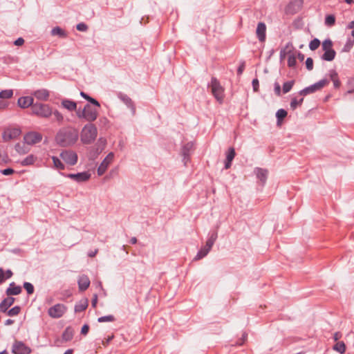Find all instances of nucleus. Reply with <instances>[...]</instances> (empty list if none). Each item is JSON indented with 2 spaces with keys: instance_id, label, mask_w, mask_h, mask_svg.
<instances>
[{
  "instance_id": "obj_14",
  "label": "nucleus",
  "mask_w": 354,
  "mask_h": 354,
  "mask_svg": "<svg viewBox=\"0 0 354 354\" xmlns=\"http://www.w3.org/2000/svg\"><path fill=\"white\" fill-rule=\"evenodd\" d=\"M303 3V0L291 1L286 8V12L291 15L298 12L301 9Z\"/></svg>"
},
{
  "instance_id": "obj_3",
  "label": "nucleus",
  "mask_w": 354,
  "mask_h": 354,
  "mask_svg": "<svg viewBox=\"0 0 354 354\" xmlns=\"http://www.w3.org/2000/svg\"><path fill=\"white\" fill-rule=\"evenodd\" d=\"M97 136V129L93 123L86 124L80 133L81 141L83 144L88 145L93 142Z\"/></svg>"
},
{
  "instance_id": "obj_5",
  "label": "nucleus",
  "mask_w": 354,
  "mask_h": 354,
  "mask_svg": "<svg viewBox=\"0 0 354 354\" xmlns=\"http://www.w3.org/2000/svg\"><path fill=\"white\" fill-rule=\"evenodd\" d=\"M208 86L211 88L212 93L216 100L221 103L224 98V88L218 80L216 77H212Z\"/></svg>"
},
{
  "instance_id": "obj_55",
  "label": "nucleus",
  "mask_w": 354,
  "mask_h": 354,
  "mask_svg": "<svg viewBox=\"0 0 354 354\" xmlns=\"http://www.w3.org/2000/svg\"><path fill=\"white\" fill-rule=\"evenodd\" d=\"M1 172L2 174H3L5 176H9V175L14 174L15 171H14V169H12L11 168H7V169L1 170Z\"/></svg>"
},
{
  "instance_id": "obj_37",
  "label": "nucleus",
  "mask_w": 354,
  "mask_h": 354,
  "mask_svg": "<svg viewBox=\"0 0 354 354\" xmlns=\"http://www.w3.org/2000/svg\"><path fill=\"white\" fill-rule=\"evenodd\" d=\"M295 84V80L288 81L283 84V93H287L292 89Z\"/></svg>"
},
{
  "instance_id": "obj_32",
  "label": "nucleus",
  "mask_w": 354,
  "mask_h": 354,
  "mask_svg": "<svg viewBox=\"0 0 354 354\" xmlns=\"http://www.w3.org/2000/svg\"><path fill=\"white\" fill-rule=\"evenodd\" d=\"M333 349L341 354H343L346 351V345L344 342H337L333 346Z\"/></svg>"
},
{
  "instance_id": "obj_42",
  "label": "nucleus",
  "mask_w": 354,
  "mask_h": 354,
  "mask_svg": "<svg viewBox=\"0 0 354 354\" xmlns=\"http://www.w3.org/2000/svg\"><path fill=\"white\" fill-rule=\"evenodd\" d=\"M320 45V41L318 39H313L309 44V48L311 50H315L319 48Z\"/></svg>"
},
{
  "instance_id": "obj_41",
  "label": "nucleus",
  "mask_w": 354,
  "mask_h": 354,
  "mask_svg": "<svg viewBox=\"0 0 354 354\" xmlns=\"http://www.w3.org/2000/svg\"><path fill=\"white\" fill-rule=\"evenodd\" d=\"M297 61H296V55L294 54H292L288 56V66L290 68H293L296 66Z\"/></svg>"
},
{
  "instance_id": "obj_38",
  "label": "nucleus",
  "mask_w": 354,
  "mask_h": 354,
  "mask_svg": "<svg viewBox=\"0 0 354 354\" xmlns=\"http://www.w3.org/2000/svg\"><path fill=\"white\" fill-rule=\"evenodd\" d=\"M335 24V17L333 15H328L325 18V24L327 26H333Z\"/></svg>"
},
{
  "instance_id": "obj_43",
  "label": "nucleus",
  "mask_w": 354,
  "mask_h": 354,
  "mask_svg": "<svg viewBox=\"0 0 354 354\" xmlns=\"http://www.w3.org/2000/svg\"><path fill=\"white\" fill-rule=\"evenodd\" d=\"M304 101L303 98H301L299 100H297V98H292L290 102V107L292 110H295L297 106L301 105Z\"/></svg>"
},
{
  "instance_id": "obj_64",
  "label": "nucleus",
  "mask_w": 354,
  "mask_h": 354,
  "mask_svg": "<svg viewBox=\"0 0 354 354\" xmlns=\"http://www.w3.org/2000/svg\"><path fill=\"white\" fill-rule=\"evenodd\" d=\"M6 279H10L12 276V272L10 270H7L4 273Z\"/></svg>"
},
{
  "instance_id": "obj_46",
  "label": "nucleus",
  "mask_w": 354,
  "mask_h": 354,
  "mask_svg": "<svg viewBox=\"0 0 354 354\" xmlns=\"http://www.w3.org/2000/svg\"><path fill=\"white\" fill-rule=\"evenodd\" d=\"M24 288L26 289L28 295H31L34 292V286L32 283L29 282H24Z\"/></svg>"
},
{
  "instance_id": "obj_36",
  "label": "nucleus",
  "mask_w": 354,
  "mask_h": 354,
  "mask_svg": "<svg viewBox=\"0 0 354 354\" xmlns=\"http://www.w3.org/2000/svg\"><path fill=\"white\" fill-rule=\"evenodd\" d=\"M13 95V91L11 89L3 90L0 92L1 99H10Z\"/></svg>"
},
{
  "instance_id": "obj_10",
  "label": "nucleus",
  "mask_w": 354,
  "mask_h": 354,
  "mask_svg": "<svg viewBox=\"0 0 354 354\" xmlns=\"http://www.w3.org/2000/svg\"><path fill=\"white\" fill-rule=\"evenodd\" d=\"M24 139L27 145H32L41 141L42 135L39 132L30 131L24 136Z\"/></svg>"
},
{
  "instance_id": "obj_61",
  "label": "nucleus",
  "mask_w": 354,
  "mask_h": 354,
  "mask_svg": "<svg viewBox=\"0 0 354 354\" xmlns=\"http://www.w3.org/2000/svg\"><path fill=\"white\" fill-rule=\"evenodd\" d=\"M334 87L335 88H338L341 86V82L339 79H335V80L333 81Z\"/></svg>"
},
{
  "instance_id": "obj_31",
  "label": "nucleus",
  "mask_w": 354,
  "mask_h": 354,
  "mask_svg": "<svg viewBox=\"0 0 354 354\" xmlns=\"http://www.w3.org/2000/svg\"><path fill=\"white\" fill-rule=\"evenodd\" d=\"M54 167L59 170H64L65 169L64 164L56 156H52Z\"/></svg>"
},
{
  "instance_id": "obj_15",
  "label": "nucleus",
  "mask_w": 354,
  "mask_h": 354,
  "mask_svg": "<svg viewBox=\"0 0 354 354\" xmlns=\"http://www.w3.org/2000/svg\"><path fill=\"white\" fill-rule=\"evenodd\" d=\"M118 98L129 108L133 115L136 114V106L133 100L126 94L119 93L118 95Z\"/></svg>"
},
{
  "instance_id": "obj_29",
  "label": "nucleus",
  "mask_w": 354,
  "mask_h": 354,
  "mask_svg": "<svg viewBox=\"0 0 354 354\" xmlns=\"http://www.w3.org/2000/svg\"><path fill=\"white\" fill-rule=\"evenodd\" d=\"M217 232H212L209 236L208 237L207 240V242H206V244H205V246L209 248V250L212 249L213 245L214 244V242L216 241V239H217Z\"/></svg>"
},
{
  "instance_id": "obj_62",
  "label": "nucleus",
  "mask_w": 354,
  "mask_h": 354,
  "mask_svg": "<svg viewBox=\"0 0 354 354\" xmlns=\"http://www.w3.org/2000/svg\"><path fill=\"white\" fill-rule=\"evenodd\" d=\"M97 252H98V249H95L93 251H92V250L89 251L88 252V256L90 257H94L97 254Z\"/></svg>"
},
{
  "instance_id": "obj_34",
  "label": "nucleus",
  "mask_w": 354,
  "mask_h": 354,
  "mask_svg": "<svg viewBox=\"0 0 354 354\" xmlns=\"http://www.w3.org/2000/svg\"><path fill=\"white\" fill-rule=\"evenodd\" d=\"M51 35L53 36L58 35L60 37H66V34L65 31L58 26L55 27L52 29Z\"/></svg>"
},
{
  "instance_id": "obj_49",
  "label": "nucleus",
  "mask_w": 354,
  "mask_h": 354,
  "mask_svg": "<svg viewBox=\"0 0 354 354\" xmlns=\"http://www.w3.org/2000/svg\"><path fill=\"white\" fill-rule=\"evenodd\" d=\"M97 321L99 322H113L115 321V317L113 315L102 316L99 317Z\"/></svg>"
},
{
  "instance_id": "obj_4",
  "label": "nucleus",
  "mask_w": 354,
  "mask_h": 354,
  "mask_svg": "<svg viewBox=\"0 0 354 354\" xmlns=\"http://www.w3.org/2000/svg\"><path fill=\"white\" fill-rule=\"evenodd\" d=\"M32 114L39 118H48L53 114L52 108L49 104L36 102L30 108Z\"/></svg>"
},
{
  "instance_id": "obj_19",
  "label": "nucleus",
  "mask_w": 354,
  "mask_h": 354,
  "mask_svg": "<svg viewBox=\"0 0 354 354\" xmlns=\"http://www.w3.org/2000/svg\"><path fill=\"white\" fill-rule=\"evenodd\" d=\"M77 283L80 290L84 291L90 286V279L86 275L83 274L79 277Z\"/></svg>"
},
{
  "instance_id": "obj_7",
  "label": "nucleus",
  "mask_w": 354,
  "mask_h": 354,
  "mask_svg": "<svg viewBox=\"0 0 354 354\" xmlns=\"http://www.w3.org/2000/svg\"><path fill=\"white\" fill-rule=\"evenodd\" d=\"M67 311V307L63 304H57L48 310V315L53 318L58 319L62 317Z\"/></svg>"
},
{
  "instance_id": "obj_23",
  "label": "nucleus",
  "mask_w": 354,
  "mask_h": 354,
  "mask_svg": "<svg viewBox=\"0 0 354 354\" xmlns=\"http://www.w3.org/2000/svg\"><path fill=\"white\" fill-rule=\"evenodd\" d=\"M15 302V298L12 297H8L5 298L0 303V311L3 313H6L9 307H10L13 303Z\"/></svg>"
},
{
  "instance_id": "obj_40",
  "label": "nucleus",
  "mask_w": 354,
  "mask_h": 354,
  "mask_svg": "<svg viewBox=\"0 0 354 354\" xmlns=\"http://www.w3.org/2000/svg\"><path fill=\"white\" fill-rule=\"evenodd\" d=\"M20 310H21L20 307L18 306H16L12 308L11 309H10L8 311L7 315L10 317L16 316L19 314Z\"/></svg>"
},
{
  "instance_id": "obj_27",
  "label": "nucleus",
  "mask_w": 354,
  "mask_h": 354,
  "mask_svg": "<svg viewBox=\"0 0 354 354\" xmlns=\"http://www.w3.org/2000/svg\"><path fill=\"white\" fill-rule=\"evenodd\" d=\"M36 160L37 158L34 155L30 154L21 160L20 163L22 166H29L33 165Z\"/></svg>"
},
{
  "instance_id": "obj_6",
  "label": "nucleus",
  "mask_w": 354,
  "mask_h": 354,
  "mask_svg": "<svg viewBox=\"0 0 354 354\" xmlns=\"http://www.w3.org/2000/svg\"><path fill=\"white\" fill-rule=\"evenodd\" d=\"M328 83H329V81L328 80L322 79V80H319V82L301 90L299 91V94L300 95L306 96L307 95L313 93L317 91L321 90L325 86L328 84Z\"/></svg>"
},
{
  "instance_id": "obj_16",
  "label": "nucleus",
  "mask_w": 354,
  "mask_h": 354,
  "mask_svg": "<svg viewBox=\"0 0 354 354\" xmlns=\"http://www.w3.org/2000/svg\"><path fill=\"white\" fill-rule=\"evenodd\" d=\"M194 147V143L192 142H187L185 145H184L182 147L181 153L183 156V162L185 165H187V162L189 160L190 156V151L192 150Z\"/></svg>"
},
{
  "instance_id": "obj_13",
  "label": "nucleus",
  "mask_w": 354,
  "mask_h": 354,
  "mask_svg": "<svg viewBox=\"0 0 354 354\" xmlns=\"http://www.w3.org/2000/svg\"><path fill=\"white\" fill-rule=\"evenodd\" d=\"M21 133L19 128H8L3 133V139L6 142L16 139L20 136Z\"/></svg>"
},
{
  "instance_id": "obj_20",
  "label": "nucleus",
  "mask_w": 354,
  "mask_h": 354,
  "mask_svg": "<svg viewBox=\"0 0 354 354\" xmlns=\"http://www.w3.org/2000/svg\"><path fill=\"white\" fill-rule=\"evenodd\" d=\"M254 172L256 174L257 178L261 182L263 185L268 178V171L267 169L257 167L254 169Z\"/></svg>"
},
{
  "instance_id": "obj_57",
  "label": "nucleus",
  "mask_w": 354,
  "mask_h": 354,
  "mask_svg": "<svg viewBox=\"0 0 354 354\" xmlns=\"http://www.w3.org/2000/svg\"><path fill=\"white\" fill-rule=\"evenodd\" d=\"M89 330V326L87 324H84L81 330V333L86 335Z\"/></svg>"
},
{
  "instance_id": "obj_58",
  "label": "nucleus",
  "mask_w": 354,
  "mask_h": 354,
  "mask_svg": "<svg viewBox=\"0 0 354 354\" xmlns=\"http://www.w3.org/2000/svg\"><path fill=\"white\" fill-rule=\"evenodd\" d=\"M24 43V39L22 37H19L17 39H16L14 42V44L15 46H21Z\"/></svg>"
},
{
  "instance_id": "obj_11",
  "label": "nucleus",
  "mask_w": 354,
  "mask_h": 354,
  "mask_svg": "<svg viewBox=\"0 0 354 354\" xmlns=\"http://www.w3.org/2000/svg\"><path fill=\"white\" fill-rule=\"evenodd\" d=\"M12 352L14 354H29L31 352V349L24 342L16 341L12 345Z\"/></svg>"
},
{
  "instance_id": "obj_33",
  "label": "nucleus",
  "mask_w": 354,
  "mask_h": 354,
  "mask_svg": "<svg viewBox=\"0 0 354 354\" xmlns=\"http://www.w3.org/2000/svg\"><path fill=\"white\" fill-rule=\"evenodd\" d=\"M287 111L283 109H279L276 113L277 124H279L287 116Z\"/></svg>"
},
{
  "instance_id": "obj_12",
  "label": "nucleus",
  "mask_w": 354,
  "mask_h": 354,
  "mask_svg": "<svg viewBox=\"0 0 354 354\" xmlns=\"http://www.w3.org/2000/svg\"><path fill=\"white\" fill-rule=\"evenodd\" d=\"M114 154L113 152L109 153L101 162L97 168V175L102 176L106 171L109 165L113 162Z\"/></svg>"
},
{
  "instance_id": "obj_28",
  "label": "nucleus",
  "mask_w": 354,
  "mask_h": 354,
  "mask_svg": "<svg viewBox=\"0 0 354 354\" xmlns=\"http://www.w3.org/2000/svg\"><path fill=\"white\" fill-rule=\"evenodd\" d=\"M87 306H88V300L87 299L82 300L75 306V311L76 313L82 312L86 309Z\"/></svg>"
},
{
  "instance_id": "obj_44",
  "label": "nucleus",
  "mask_w": 354,
  "mask_h": 354,
  "mask_svg": "<svg viewBox=\"0 0 354 354\" xmlns=\"http://www.w3.org/2000/svg\"><path fill=\"white\" fill-rule=\"evenodd\" d=\"M235 155L236 153L233 147H230L227 152L226 160L232 161L235 157Z\"/></svg>"
},
{
  "instance_id": "obj_2",
  "label": "nucleus",
  "mask_w": 354,
  "mask_h": 354,
  "mask_svg": "<svg viewBox=\"0 0 354 354\" xmlns=\"http://www.w3.org/2000/svg\"><path fill=\"white\" fill-rule=\"evenodd\" d=\"M76 115L80 120L93 123L97 118L98 110L91 104H86L82 109L79 108L76 111Z\"/></svg>"
},
{
  "instance_id": "obj_54",
  "label": "nucleus",
  "mask_w": 354,
  "mask_h": 354,
  "mask_svg": "<svg viewBox=\"0 0 354 354\" xmlns=\"http://www.w3.org/2000/svg\"><path fill=\"white\" fill-rule=\"evenodd\" d=\"M252 84L254 91L257 92L259 91V82L258 79H257V78L254 79L252 80Z\"/></svg>"
},
{
  "instance_id": "obj_59",
  "label": "nucleus",
  "mask_w": 354,
  "mask_h": 354,
  "mask_svg": "<svg viewBox=\"0 0 354 354\" xmlns=\"http://www.w3.org/2000/svg\"><path fill=\"white\" fill-rule=\"evenodd\" d=\"M342 335L340 332H336L333 335V339L335 342H338V340L342 337Z\"/></svg>"
},
{
  "instance_id": "obj_39",
  "label": "nucleus",
  "mask_w": 354,
  "mask_h": 354,
  "mask_svg": "<svg viewBox=\"0 0 354 354\" xmlns=\"http://www.w3.org/2000/svg\"><path fill=\"white\" fill-rule=\"evenodd\" d=\"M333 42L330 39H327L322 42V49L324 51L333 49Z\"/></svg>"
},
{
  "instance_id": "obj_26",
  "label": "nucleus",
  "mask_w": 354,
  "mask_h": 354,
  "mask_svg": "<svg viewBox=\"0 0 354 354\" xmlns=\"http://www.w3.org/2000/svg\"><path fill=\"white\" fill-rule=\"evenodd\" d=\"M335 55L336 52L335 50L331 49L324 51V53L322 55V59L325 61L330 62L335 59Z\"/></svg>"
},
{
  "instance_id": "obj_53",
  "label": "nucleus",
  "mask_w": 354,
  "mask_h": 354,
  "mask_svg": "<svg viewBox=\"0 0 354 354\" xmlns=\"http://www.w3.org/2000/svg\"><path fill=\"white\" fill-rule=\"evenodd\" d=\"M274 90L275 94L277 96H280L281 94V86L279 85V84L278 82H275L274 84Z\"/></svg>"
},
{
  "instance_id": "obj_24",
  "label": "nucleus",
  "mask_w": 354,
  "mask_h": 354,
  "mask_svg": "<svg viewBox=\"0 0 354 354\" xmlns=\"http://www.w3.org/2000/svg\"><path fill=\"white\" fill-rule=\"evenodd\" d=\"M62 106L69 111H77V103L68 99H64L62 101Z\"/></svg>"
},
{
  "instance_id": "obj_17",
  "label": "nucleus",
  "mask_w": 354,
  "mask_h": 354,
  "mask_svg": "<svg viewBox=\"0 0 354 354\" xmlns=\"http://www.w3.org/2000/svg\"><path fill=\"white\" fill-rule=\"evenodd\" d=\"M257 37L261 42L264 41L266 38V26L263 22H259L257 24L256 30Z\"/></svg>"
},
{
  "instance_id": "obj_8",
  "label": "nucleus",
  "mask_w": 354,
  "mask_h": 354,
  "mask_svg": "<svg viewBox=\"0 0 354 354\" xmlns=\"http://www.w3.org/2000/svg\"><path fill=\"white\" fill-rule=\"evenodd\" d=\"M59 174L66 178H71L77 183H84L88 180L91 178V174L88 171H83L77 174H65L59 172Z\"/></svg>"
},
{
  "instance_id": "obj_9",
  "label": "nucleus",
  "mask_w": 354,
  "mask_h": 354,
  "mask_svg": "<svg viewBox=\"0 0 354 354\" xmlns=\"http://www.w3.org/2000/svg\"><path fill=\"white\" fill-rule=\"evenodd\" d=\"M60 158L70 166H73L77 162V155L75 152L71 150H64L61 152Z\"/></svg>"
},
{
  "instance_id": "obj_35",
  "label": "nucleus",
  "mask_w": 354,
  "mask_h": 354,
  "mask_svg": "<svg viewBox=\"0 0 354 354\" xmlns=\"http://www.w3.org/2000/svg\"><path fill=\"white\" fill-rule=\"evenodd\" d=\"M210 251L209 248H207L206 246L201 248L197 253L195 259H201L203 257H205Z\"/></svg>"
},
{
  "instance_id": "obj_21",
  "label": "nucleus",
  "mask_w": 354,
  "mask_h": 354,
  "mask_svg": "<svg viewBox=\"0 0 354 354\" xmlns=\"http://www.w3.org/2000/svg\"><path fill=\"white\" fill-rule=\"evenodd\" d=\"M21 286H17L15 282H12L7 288L6 293L8 296L18 295L21 292Z\"/></svg>"
},
{
  "instance_id": "obj_50",
  "label": "nucleus",
  "mask_w": 354,
  "mask_h": 354,
  "mask_svg": "<svg viewBox=\"0 0 354 354\" xmlns=\"http://www.w3.org/2000/svg\"><path fill=\"white\" fill-rule=\"evenodd\" d=\"M306 66L308 71L313 68V59L311 57H308L306 60Z\"/></svg>"
},
{
  "instance_id": "obj_56",
  "label": "nucleus",
  "mask_w": 354,
  "mask_h": 354,
  "mask_svg": "<svg viewBox=\"0 0 354 354\" xmlns=\"http://www.w3.org/2000/svg\"><path fill=\"white\" fill-rule=\"evenodd\" d=\"M245 62H242L237 68V75H241L243 73V72L245 69Z\"/></svg>"
},
{
  "instance_id": "obj_25",
  "label": "nucleus",
  "mask_w": 354,
  "mask_h": 354,
  "mask_svg": "<svg viewBox=\"0 0 354 354\" xmlns=\"http://www.w3.org/2000/svg\"><path fill=\"white\" fill-rule=\"evenodd\" d=\"M74 335V330L71 327H67L62 334V339L66 342L71 341Z\"/></svg>"
},
{
  "instance_id": "obj_45",
  "label": "nucleus",
  "mask_w": 354,
  "mask_h": 354,
  "mask_svg": "<svg viewBox=\"0 0 354 354\" xmlns=\"http://www.w3.org/2000/svg\"><path fill=\"white\" fill-rule=\"evenodd\" d=\"M55 117V119L59 123H62L64 120V116L63 115L58 111L57 110H55V111H53V114Z\"/></svg>"
},
{
  "instance_id": "obj_22",
  "label": "nucleus",
  "mask_w": 354,
  "mask_h": 354,
  "mask_svg": "<svg viewBox=\"0 0 354 354\" xmlns=\"http://www.w3.org/2000/svg\"><path fill=\"white\" fill-rule=\"evenodd\" d=\"M33 95L39 100L46 101L49 97L50 93L47 89L42 88L35 91Z\"/></svg>"
},
{
  "instance_id": "obj_63",
  "label": "nucleus",
  "mask_w": 354,
  "mask_h": 354,
  "mask_svg": "<svg viewBox=\"0 0 354 354\" xmlns=\"http://www.w3.org/2000/svg\"><path fill=\"white\" fill-rule=\"evenodd\" d=\"M297 57L300 62H303L304 59V55L299 51L297 53Z\"/></svg>"
},
{
  "instance_id": "obj_51",
  "label": "nucleus",
  "mask_w": 354,
  "mask_h": 354,
  "mask_svg": "<svg viewBox=\"0 0 354 354\" xmlns=\"http://www.w3.org/2000/svg\"><path fill=\"white\" fill-rule=\"evenodd\" d=\"M328 75L332 82L335 80V79H339L338 74L335 70H330L328 72Z\"/></svg>"
},
{
  "instance_id": "obj_18",
  "label": "nucleus",
  "mask_w": 354,
  "mask_h": 354,
  "mask_svg": "<svg viewBox=\"0 0 354 354\" xmlns=\"http://www.w3.org/2000/svg\"><path fill=\"white\" fill-rule=\"evenodd\" d=\"M17 104L22 109L32 107L34 104V99L30 96L21 97L18 99Z\"/></svg>"
},
{
  "instance_id": "obj_60",
  "label": "nucleus",
  "mask_w": 354,
  "mask_h": 354,
  "mask_svg": "<svg viewBox=\"0 0 354 354\" xmlns=\"http://www.w3.org/2000/svg\"><path fill=\"white\" fill-rule=\"evenodd\" d=\"M6 279L4 272L2 268H0V284L2 283Z\"/></svg>"
},
{
  "instance_id": "obj_48",
  "label": "nucleus",
  "mask_w": 354,
  "mask_h": 354,
  "mask_svg": "<svg viewBox=\"0 0 354 354\" xmlns=\"http://www.w3.org/2000/svg\"><path fill=\"white\" fill-rule=\"evenodd\" d=\"M353 44H354V40H351V39H348L343 48V51H344V52L350 51V50L352 48Z\"/></svg>"
},
{
  "instance_id": "obj_30",
  "label": "nucleus",
  "mask_w": 354,
  "mask_h": 354,
  "mask_svg": "<svg viewBox=\"0 0 354 354\" xmlns=\"http://www.w3.org/2000/svg\"><path fill=\"white\" fill-rule=\"evenodd\" d=\"M80 95L84 98L85 100H86L88 102H89L91 104L97 106V107H100V104L99 103V102L91 97V96H89L88 94H86V93L83 92V91H81L80 92Z\"/></svg>"
},
{
  "instance_id": "obj_1",
  "label": "nucleus",
  "mask_w": 354,
  "mask_h": 354,
  "mask_svg": "<svg viewBox=\"0 0 354 354\" xmlns=\"http://www.w3.org/2000/svg\"><path fill=\"white\" fill-rule=\"evenodd\" d=\"M79 133L77 129L71 127L60 129L55 136L57 143L61 147L73 145L77 140Z\"/></svg>"
},
{
  "instance_id": "obj_52",
  "label": "nucleus",
  "mask_w": 354,
  "mask_h": 354,
  "mask_svg": "<svg viewBox=\"0 0 354 354\" xmlns=\"http://www.w3.org/2000/svg\"><path fill=\"white\" fill-rule=\"evenodd\" d=\"M77 30L82 32H86L88 30V26L84 23H80L76 26Z\"/></svg>"
},
{
  "instance_id": "obj_47",
  "label": "nucleus",
  "mask_w": 354,
  "mask_h": 354,
  "mask_svg": "<svg viewBox=\"0 0 354 354\" xmlns=\"http://www.w3.org/2000/svg\"><path fill=\"white\" fill-rule=\"evenodd\" d=\"M15 149L19 154H25L28 152V151L25 149L24 146L20 143H17L15 146Z\"/></svg>"
}]
</instances>
